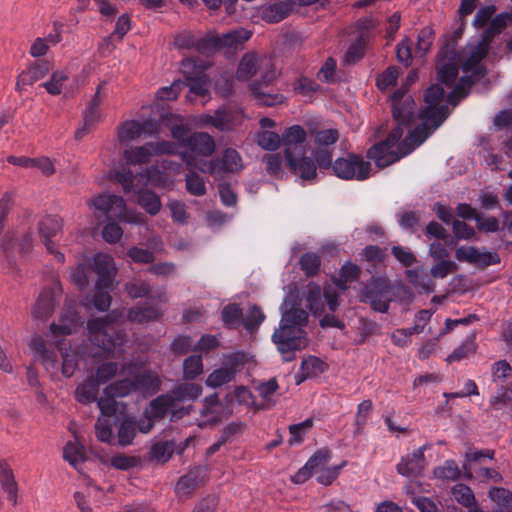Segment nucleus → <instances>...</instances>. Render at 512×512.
I'll return each mask as SVG.
<instances>
[{
  "instance_id": "obj_1",
  "label": "nucleus",
  "mask_w": 512,
  "mask_h": 512,
  "mask_svg": "<svg viewBox=\"0 0 512 512\" xmlns=\"http://www.w3.org/2000/svg\"><path fill=\"white\" fill-rule=\"evenodd\" d=\"M290 305L282 313L280 326L272 335V341L282 354L283 361L291 362L296 358L295 352L308 346L307 332L303 329L308 323V312L301 307L298 290L291 291L283 305Z\"/></svg>"
},
{
  "instance_id": "obj_2",
  "label": "nucleus",
  "mask_w": 512,
  "mask_h": 512,
  "mask_svg": "<svg viewBox=\"0 0 512 512\" xmlns=\"http://www.w3.org/2000/svg\"><path fill=\"white\" fill-rule=\"evenodd\" d=\"M92 343L102 350L105 358L112 357L116 349L126 342V333L123 329H118L112 322L102 318L90 319L87 322Z\"/></svg>"
},
{
  "instance_id": "obj_3",
  "label": "nucleus",
  "mask_w": 512,
  "mask_h": 512,
  "mask_svg": "<svg viewBox=\"0 0 512 512\" xmlns=\"http://www.w3.org/2000/svg\"><path fill=\"white\" fill-rule=\"evenodd\" d=\"M251 36L252 32L244 28L223 35L207 34L197 39L196 51L206 57H211L223 49H227V53H235Z\"/></svg>"
},
{
  "instance_id": "obj_4",
  "label": "nucleus",
  "mask_w": 512,
  "mask_h": 512,
  "mask_svg": "<svg viewBox=\"0 0 512 512\" xmlns=\"http://www.w3.org/2000/svg\"><path fill=\"white\" fill-rule=\"evenodd\" d=\"M392 282L387 276L372 275L363 285L358 300L369 304L374 312L387 313L390 308Z\"/></svg>"
},
{
  "instance_id": "obj_5",
  "label": "nucleus",
  "mask_w": 512,
  "mask_h": 512,
  "mask_svg": "<svg viewBox=\"0 0 512 512\" xmlns=\"http://www.w3.org/2000/svg\"><path fill=\"white\" fill-rule=\"evenodd\" d=\"M216 151V142L213 136L207 132L194 131L190 136V140L181 153V158L188 169H198L206 162L202 158L213 156Z\"/></svg>"
},
{
  "instance_id": "obj_6",
  "label": "nucleus",
  "mask_w": 512,
  "mask_h": 512,
  "mask_svg": "<svg viewBox=\"0 0 512 512\" xmlns=\"http://www.w3.org/2000/svg\"><path fill=\"white\" fill-rule=\"evenodd\" d=\"M371 163L361 154L349 152L334 160L333 174L343 180H366L370 177Z\"/></svg>"
},
{
  "instance_id": "obj_7",
  "label": "nucleus",
  "mask_w": 512,
  "mask_h": 512,
  "mask_svg": "<svg viewBox=\"0 0 512 512\" xmlns=\"http://www.w3.org/2000/svg\"><path fill=\"white\" fill-rule=\"evenodd\" d=\"M304 147L285 148V166L288 171L302 181L317 178V165L311 156L305 155Z\"/></svg>"
},
{
  "instance_id": "obj_8",
  "label": "nucleus",
  "mask_w": 512,
  "mask_h": 512,
  "mask_svg": "<svg viewBox=\"0 0 512 512\" xmlns=\"http://www.w3.org/2000/svg\"><path fill=\"white\" fill-rule=\"evenodd\" d=\"M445 97V90L441 84H431L424 91L423 98L427 106L421 107L418 113L422 117L437 119L442 118V122L450 116L451 110L447 104H440Z\"/></svg>"
},
{
  "instance_id": "obj_9",
  "label": "nucleus",
  "mask_w": 512,
  "mask_h": 512,
  "mask_svg": "<svg viewBox=\"0 0 512 512\" xmlns=\"http://www.w3.org/2000/svg\"><path fill=\"white\" fill-rule=\"evenodd\" d=\"M204 167H200L202 173L210 175L218 173H238L243 169V161L240 153L231 147L225 148L221 157L212 158L208 162H203Z\"/></svg>"
},
{
  "instance_id": "obj_10",
  "label": "nucleus",
  "mask_w": 512,
  "mask_h": 512,
  "mask_svg": "<svg viewBox=\"0 0 512 512\" xmlns=\"http://www.w3.org/2000/svg\"><path fill=\"white\" fill-rule=\"evenodd\" d=\"M91 273L97 275L95 284L99 287H112L117 269L115 267L114 259L107 253L98 252L91 259Z\"/></svg>"
},
{
  "instance_id": "obj_11",
  "label": "nucleus",
  "mask_w": 512,
  "mask_h": 512,
  "mask_svg": "<svg viewBox=\"0 0 512 512\" xmlns=\"http://www.w3.org/2000/svg\"><path fill=\"white\" fill-rule=\"evenodd\" d=\"M391 147L385 140L373 144L366 153L368 159L374 160L375 165L383 169L397 162L400 158L406 156L412 151V148L403 150L402 146L399 147V152L390 150Z\"/></svg>"
},
{
  "instance_id": "obj_12",
  "label": "nucleus",
  "mask_w": 512,
  "mask_h": 512,
  "mask_svg": "<svg viewBox=\"0 0 512 512\" xmlns=\"http://www.w3.org/2000/svg\"><path fill=\"white\" fill-rule=\"evenodd\" d=\"M437 57L441 62V65L437 66V80L440 84L450 87L458 77L461 63L460 54L453 51H438Z\"/></svg>"
},
{
  "instance_id": "obj_13",
  "label": "nucleus",
  "mask_w": 512,
  "mask_h": 512,
  "mask_svg": "<svg viewBox=\"0 0 512 512\" xmlns=\"http://www.w3.org/2000/svg\"><path fill=\"white\" fill-rule=\"evenodd\" d=\"M331 459V451L328 448H321L314 452L306 464L301 467L290 480L294 484H303L311 478L314 472L325 468L324 466Z\"/></svg>"
},
{
  "instance_id": "obj_14",
  "label": "nucleus",
  "mask_w": 512,
  "mask_h": 512,
  "mask_svg": "<svg viewBox=\"0 0 512 512\" xmlns=\"http://www.w3.org/2000/svg\"><path fill=\"white\" fill-rule=\"evenodd\" d=\"M94 208L100 211L106 219L122 218L126 204L121 196L115 194H100L91 200Z\"/></svg>"
},
{
  "instance_id": "obj_15",
  "label": "nucleus",
  "mask_w": 512,
  "mask_h": 512,
  "mask_svg": "<svg viewBox=\"0 0 512 512\" xmlns=\"http://www.w3.org/2000/svg\"><path fill=\"white\" fill-rule=\"evenodd\" d=\"M52 69V64L46 59H37L17 77L16 90L21 92L24 86L33 85L44 78Z\"/></svg>"
},
{
  "instance_id": "obj_16",
  "label": "nucleus",
  "mask_w": 512,
  "mask_h": 512,
  "mask_svg": "<svg viewBox=\"0 0 512 512\" xmlns=\"http://www.w3.org/2000/svg\"><path fill=\"white\" fill-rule=\"evenodd\" d=\"M426 447H421L415 450L411 455L402 457L401 461L397 464V472L402 476L407 477H420L424 469V450Z\"/></svg>"
},
{
  "instance_id": "obj_17",
  "label": "nucleus",
  "mask_w": 512,
  "mask_h": 512,
  "mask_svg": "<svg viewBox=\"0 0 512 512\" xmlns=\"http://www.w3.org/2000/svg\"><path fill=\"white\" fill-rule=\"evenodd\" d=\"M418 118L422 121L418 124L408 135V138L413 142V146L409 144L408 148L412 150L421 145L436 129H438L444 122L442 118L437 119L422 117L421 113H418Z\"/></svg>"
},
{
  "instance_id": "obj_18",
  "label": "nucleus",
  "mask_w": 512,
  "mask_h": 512,
  "mask_svg": "<svg viewBox=\"0 0 512 512\" xmlns=\"http://www.w3.org/2000/svg\"><path fill=\"white\" fill-rule=\"evenodd\" d=\"M292 10L293 3L290 0H286L262 5L259 9V13L263 21L273 24L288 17Z\"/></svg>"
},
{
  "instance_id": "obj_19",
  "label": "nucleus",
  "mask_w": 512,
  "mask_h": 512,
  "mask_svg": "<svg viewBox=\"0 0 512 512\" xmlns=\"http://www.w3.org/2000/svg\"><path fill=\"white\" fill-rule=\"evenodd\" d=\"M415 100L411 95L406 96L403 102L393 104L391 113L394 121L404 126H410L415 117Z\"/></svg>"
},
{
  "instance_id": "obj_20",
  "label": "nucleus",
  "mask_w": 512,
  "mask_h": 512,
  "mask_svg": "<svg viewBox=\"0 0 512 512\" xmlns=\"http://www.w3.org/2000/svg\"><path fill=\"white\" fill-rule=\"evenodd\" d=\"M0 484L7 498L12 504L17 505L18 484L15 480L13 470L5 459H0Z\"/></svg>"
},
{
  "instance_id": "obj_21",
  "label": "nucleus",
  "mask_w": 512,
  "mask_h": 512,
  "mask_svg": "<svg viewBox=\"0 0 512 512\" xmlns=\"http://www.w3.org/2000/svg\"><path fill=\"white\" fill-rule=\"evenodd\" d=\"M174 440H160L153 443L147 453V460L159 464L167 463L175 453Z\"/></svg>"
},
{
  "instance_id": "obj_22",
  "label": "nucleus",
  "mask_w": 512,
  "mask_h": 512,
  "mask_svg": "<svg viewBox=\"0 0 512 512\" xmlns=\"http://www.w3.org/2000/svg\"><path fill=\"white\" fill-rule=\"evenodd\" d=\"M303 294L307 301V308L314 317L321 316L324 312V301L322 300L323 293L319 284L311 281L309 282Z\"/></svg>"
},
{
  "instance_id": "obj_23",
  "label": "nucleus",
  "mask_w": 512,
  "mask_h": 512,
  "mask_svg": "<svg viewBox=\"0 0 512 512\" xmlns=\"http://www.w3.org/2000/svg\"><path fill=\"white\" fill-rule=\"evenodd\" d=\"M136 197L137 204L149 215L155 216L160 212L162 208L161 198L153 190L144 187L139 188Z\"/></svg>"
},
{
  "instance_id": "obj_24",
  "label": "nucleus",
  "mask_w": 512,
  "mask_h": 512,
  "mask_svg": "<svg viewBox=\"0 0 512 512\" xmlns=\"http://www.w3.org/2000/svg\"><path fill=\"white\" fill-rule=\"evenodd\" d=\"M135 391H141L149 395L158 393L161 389L162 381L156 373L145 371L138 373L134 377Z\"/></svg>"
},
{
  "instance_id": "obj_25",
  "label": "nucleus",
  "mask_w": 512,
  "mask_h": 512,
  "mask_svg": "<svg viewBox=\"0 0 512 512\" xmlns=\"http://www.w3.org/2000/svg\"><path fill=\"white\" fill-rule=\"evenodd\" d=\"M175 405V398L167 393L161 394L151 400L149 403V408L147 409L148 415H150L154 420L158 421L163 419L171 407Z\"/></svg>"
},
{
  "instance_id": "obj_26",
  "label": "nucleus",
  "mask_w": 512,
  "mask_h": 512,
  "mask_svg": "<svg viewBox=\"0 0 512 512\" xmlns=\"http://www.w3.org/2000/svg\"><path fill=\"white\" fill-rule=\"evenodd\" d=\"M99 385L93 380V375L88 376L83 383L79 384L74 392L75 400L80 404H90L97 400Z\"/></svg>"
},
{
  "instance_id": "obj_27",
  "label": "nucleus",
  "mask_w": 512,
  "mask_h": 512,
  "mask_svg": "<svg viewBox=\"0 0 512 512\" xmlns=\"http://www.w3.org/2000/svg\"><path fill=\"white\" fill-rule=\"evenodd\" d=\"M63 229V219L59 215H45L38 222V233L41 239L54 238Z\"/></svg>"
},
{
  "instance_id": "obj_28",
  "label": "nucleus",
  "mask_w": 512,
  "mask_h": 512,
  "mask_svg": "<svg viewBox=\"0 0 512 512\" xmlns=\"http://www.w3.org/2000/svg\"><path fill=\"white\" fill-rule=\"evenodd\" d=\"M183 74L186 80V86L189 87L191 93L200 97H205L209 93L207 88L209 79L203 71L198 70L194 73L184 70Z\"/></svg>"
},
{
  "instance_id": "obj_29",
  "label": "nucleus",
  "mask_w": 512,
  "mask_h": 512,
  "mask_svg": "<svg viewBox=\"0 0 512 512\" xmlns=\"http://www.w3.org/2000/svg\"><path fill=\"white\" fill-rule=\"evenodd\" d=\"M249 88L257 104L260 106L271 107L282 104L285 101V96L283 94H270L263 92L261 89V82L259 80L252 81Z\"/></svg>"
},
{
  "instance_id": "obj_30",
  "label": "nucleus",
  "mask_w": 512,
  "mask_h": 512,
  "mask_svg": "<svg viewBox=\"0 0 512 512\" xmlns=\"http://www.w3.org/2000/svg\"><path fill=\"white\" fill-rule=\"evenodd\" d=\"M136 435V420L134 417L124 415L117 430V444L121 447L129 446L133 443Z\"/></svg>"
},
{
  "instance_id": "obj_31",
  "label": "nucleus",
  "mask_w": 512,
  "mask_h": 512,
  "mask_svg": "<svg viewBox=\"0 0 512 512\" xmlns=\"http://www.w3.org/2000/svg\"><path fill=\"white\" fill-rule=\"evenodd\" d=\"M215 117L214 128L220 132H231L237 126V113L226 106L216 109Z\"/></svg>"
},
{
  "instance_id": "obj_32",
  "label": "nucleus",
  "mask_w": 512,
  "mask_h": 512,
  "mask_svg": "<svg viewBox=\"0 0 512 512\" xmlns=\"http://www.w3.org/2000/svg\"><path fill=\"white\" fill-rule=\"evenodd\" d=\"M473 85L474 81H472L471 76L460 77L453 90L447 95V103L452 107H456L462 99L469 95Z\"/></svg>"
},
{
  "instance_id": "obj_33",
  "label": "nucleus",
  "mask_w": 512,
  "mask_h": 512,
  "mask_svg": "<svg viewBox=\"0 0 512 512\" xmlns=\"http://www.w3.org/2000/svg\"><path fill=\"white\" fill-rule=\"evenodd\" d=\"M147 181L155 188L172 189L174 182L169 173L158 165H151L146 169Z\"/></svg>"
},
{
  "instance_id": "obj_34",
  "label": "nucleus",
  "mask_w": 512,
  "mask_h": 512,
  "mask_svg": "<svg viewBox=\"0 0 512 512\" xmlns=\"http://www.w3.org/2000/svg\"><path fill=\"white\" fill-rule=\"evenodd\" d=\"M475 339L476 334H470L461 345L455 348L453 352L446 357L445 361L449 364L452 362H459L468 358L470 355L475 354L478 348Z\"/></svg>"
},
{
  "instance_id": "obj_35",
  "label": "nucleus",
  "mask_w": 512,
  "mask_h": 512,
  "mask_svg": "<svg viewBox=\"0 0 512 512\" xmlns=\"http://www.w3.org/2000/svg\"><path fill=\"white\" fill-rule=\"evenodd\" d=\"M306 138V130L295 124L285 129L282 134V144L285 148L295 149L296 147H303L302 144L306 141Z\"/></svg>"
},
{
  "instance_id": "obj_36",
  "label": "nucleus",
  "mask_w": 512,
  "mask_h": 512,
  "mask_svg": "<svg viewBox=\"0 0 512 512\" xmlns=\"http://www.w3.org/2000/svg\"><path fill=\"white\" fill-rule=\"evenodd\" d=\"M221 320L229 329H237L243 322V310L238 303H229L221 311Z\"/></svg>"
},
{
  "instance_id": "obj_37",
  "label": "nucleus",
  "mask_w": 512,
  "mask_h": 512,
  "mask_svg": "<svg viewBox=\"0 0 512 512\" xmlns=\"http://www.w3.org/2000/svg\"><path fill=\"white\" fill-rule=\"evenodd\" d=\"M309 134L314 137L315 147L329 148L334 145L340 138L339 130L336 128L317 129L309 128Z\"/></svg>"
},
{
  "instance_id": "obj_38",
  "label": "nucleus",
  "mask_w": 512,
  "mask_h": 512,
  "mask_svg": "<svg viewBox=\"0 0 512 512\" xmlns=\"http://www.w3.org/2000/svg\"><path fill=\"white\" fill-rule=\"evenodd\" d=\"M91 274V265L89 258L85 261L78 263V265L71 269L70 281L77 286L79 290L86 289L90 284L89 275Z\"/></svg>"
},
{
  "instance_id": "obj_39",
  "label": "nucleus",
  "mask_w": 512,
  "mask_h": 512,
  "mask_svg": "<svg viewBox=\"0 0 512 512\" xmlns=\"http://www.w3.org/2000/svg\"><path fill=\"white\" fill-rule=\"evenodd\" d=\"M484 38L485 33L483 32L475 50H473L469 58L464 63H462L461 67L463 72L468 73L473 66L480 63L488 55L490 45L493 40H487V42H484Z\"/></svg>"
},
{
  "instance_id": "obj_40",
  "label": "nucleus",
  "mask_w": 512,
  "mask_h": 512,
  "mask_svg": "<svg viewBox=\"0 0 512 512\" xmlns=\"http://www.w3.org/2000/svg\"><path fill=\"white\" fill-rule=\"evenodd\" d=\"M135 391V383L133 379L124 378L107 385L103 392L108 398H118L128 396Z\"/></svg>"
},
{
  "instance_id": "obj_41",
  "label": "nucleus",
  "mask_w": 512,
  "mask_h": 512,
  "mask_svg": "<svg viewBox=\"0 0 512 512\" xmlns=\"http://www.w3.org/2000/svg\"><path fill=\"white\" fill-rule=\"evenodd\" d=\"M202 390L200 384L185 382L175 386L171 395L175 398V402H182L186 399L195 400L201 395Z\"/></svg>"
},
{
  "instance_id": "obj_42",
  "label": "nucleus",
  "mask_w": 512,
  "mask_h": 512,
  "mask_svg": "<svg viewBox=\"0 0 512 512\" xmlns=\"http://www.w3.org/2000/svg\"><path fill=\"white\" fill-rule=\"evenodd\" d=\"M366 41L363 35H359L356 40L351 43L345 52L344 62L348 65H354L365 56Z\"/></svg>"
},
{
  "instance_id": "obj_43",
  "label": "nucleus",
  "mask_w": 512,
  "mask_h": 512,
  "mask_svg": "<svg viewBox=\"0 0 512 512\" xmlns=\"http://www.w3.org/2000/svg\"><path fill=\"white\" fill-rule=\"evenodd\" d=\"M257 72V57L254 54H245L238 65L237 77L239 80L247 81Z\"/></svg>"
},
{
  "instance_id": "obj_44",
  "label": "nucleus",
  "mask_w": 512,
  "mask_h": 512,
  "mask_svg": "<svg viewBox=\"0 0 512 512\" xmlns=\"http://www.w3.org/2000/svg\"><path fill=\"white\" fill-rule=\"evenodd\" d=\"M203 373V361L201 355H191L183 361V378L195 380Z\"/></svg>"
},
{
  "instance_id": "obj_45",
  "label": "nucleus",
  "mask_w": 512,
  "mask_h": 512,
  "mask_svg": "<svg viewBox=\"0 0 512 512\" xmlns=\"http://www.w3.org/2000/svg\"><path fill=\"white\" fill-rule=\"evenodd\" d=\"M299 264L306 276L313 277L320 271L321 258L314 252H306L300 257Z\"/></svg>"
},
{
  "instance_id": "obj_46",
  "label": "nucleus",
  "mask_w": 512,
  "mask_h": 512,
  "mask_svg": "<svg viewBox=\"0 0 512 512\" xmlns=\"http://www.w3.org/2000/svg\"><path fill=\"white\" fill-rule=\"evenodd\" d=\"M53 312V299L49 292L40 293L34 308L33 315L36 319L48 318Z\"/></svg>"
},
{
  "instance_id": "obj_47",
  "label": "nucleus",
  "mask_w": 512,
  "mask_h": 512,
  "mask_svg": "<svg viewBox=\"0 0 512 512\" xmlns=\"http://www.w3.org/2000/svg\"><path fill=\"white\" fill-rule=\"evenodd\" d=\"M63 458L74 468L86 460L85 447L82 444L68 442L63 450Z\"/></svg>"
},
{
  "instance_id": "obj_48",
  "label": "nucleus",
  "mask_w": 512,
  "mask_h": 512,
  "mask_svg": "<svg viewBox=\"0 0 512 512\" xmlns=\"http://www.w3.org/2000/svg\"><path fill=\"white\" fill-rule=\"evenodd\" d=\"M390 295L391 302H398L402 305H409L414 300L411 288L402 282L392 283Z\"/></svg>"
},
{
  "instance_id": "obj_49",
  "label": "nucleus",
  "mask_w": 512,
  "mask_h": 512,
  "mask_svg": "<svg viewBox=\"0 0 512 512\" xmlns=\"http://www.w3.org/2000/svg\"><path fill=\"white\" fill-rule=\"evenodd\" d=\"M312 155L317 165V168H319L321 172L329 169L333 171V149L325 147H315V149L312 151Z\"/></svg>"
},
{
  "instance_id": "obj_50",
  "label": "nucleus",
  "mask_w": 512,
  "mask_h": 512,
  "mask_svg": "<svg viewBox=\"0 0 512 512\" xmlns=\"http://www.w3.org/2000/svg\"><path fill=\"white\" fill-rule=\"evenodd\" d=\"M190 172L186 174V190L193 196H203L206 194V185L204 179L195 171L189 169Z\"/></svg>"
},
{
  "instance_id": "obj_51",
  "label": "nucleus",
  "mask_w": 512,
  "mask_h": 512,
  "mask_svg": "<svg viewBox=\"0 0 512 512\" xmlns=\"http://www.w3.org/2000/svg\"><path fill=\"white\" fill-rule=\"evenodd\" d=\"M161 317L159 310L153 306L139 307L129 311V318L138 323H148Z\"/></svg>"
},
{
  "instance_id": "obj_52",
  "label": "nucleus",
  "mask_w": 512,
  "mask_h": 512,
  "mask_svg": "<svg viewBox=\"0 0 512 512\" xmlns=\"http://www.w3.org/2000/svg\"><path fill=\"white\" fill-rule=\"evenodd\" d=\"M321 86L313 79L306 76H301L293 83V90L295 93L304 97H312L314 93L318 92Z\"/></svg>"
},
{
  "instance_id": "obj_53",
  "label": "nucleus",
  "mask_w": 512,
  "mask_h": 512,
  "mask_svg": "<svg viewBox=\"0 0 512 512\" xmlns=\"http://www.w3.org/2000/svg\"><path fill=\"white\" fill-rule=\"evenodd\" d=\"M435 31L431 26L423 27L417 37L416 52L424 57L430 50L434 41Z\"/></svg>"
},
{
  "instance_id": "obj_54",
  "label": "nucleus",
  "mask_w": 512,
  "mask_h": 512,
  "mask_svg": "<svg viewBox=\"0 0 512 512\" xmlns=\"http://www.w3.org/2000/svg\"><path fill=\"white\" fill-rule=\"evenodd\" d=\"M285 161V153L280 152L267 153L263 156V162L266 163V170L269 175L279 177L283 174L282 165Z\"/></svg>"
},
{
  "instance_id": "obj_55",
  "label": "nucleus",
  "mask_w": 512,
  "mask_h": 512,
  "mask_svg": "<svg viewBox=\"0 0 512 512\" xmlns=\"http://www.w3.org/2000/svg\"><path fill=\"white\" fill-rule=\"evenodd\" d=\"M264 319L265 315L262 309L254 304L250 307L246 317L243 318L242 325L247 331L254 332L259 328Z\"/></svg>"
},
{
  "instance_id": "obj_56",
  "label": "nucleus",
  "mask_w": 512,
  "mask_h": 512,
  "mask_svg": "<svg viewBox=\"0 0 512 512\" xmlns=\"http://www.w3.org/2000/svg\"><path fill=\"white\" fill-rule=\"evenodd\" d=\"M111 288L112 287H99V285L95 284L92 303L98 311L105 312L109 309L112 300L109 294V289Z\"/></svg>"
},
{
  "instance_id": "obj_57",
  "label": "nucleus",
  "mask_w": 512,
  "mask_h": 512,
  "mask_svg": "<svg viewBox=\"0 0 512 512\" xmlns=\"http://www.w3.org/2000/svg\"><path fill=\"white\" fill-rule=\"evenodd\" d=\"M300 368L306 376L316 377L327 369V364L316 356H309L302 360Z\"/></svg>"
},
{
  "instance_id": "obj_58",
  "label": "nucleus",
  "mask_w": 512,
  "mask_h": 512,
  "mask_svg": "<svg viewBox=\"0 0 512 512\" xmlns=\"http://www.w3.org/2000/svg\"><path fill=\"white\" fill-rule=\"evenodd\" d=\"M400 75V69L396 66H389L376 78V86L380 91L386 90L389 86L396 85Z\"/></svg>"
},
{
  "instance_id": "obj_59",
  "label": "nucleus",
  "mask_w": 512,
  "mask_h": 512,
  "mask_svg": "<svg viewBox=\"0 0 512 512\" xmlns=\"http://www.w3.org/2000/svg\"><path fill=\"white\" fill-rule=\"evenodd\" d=\"M434 475L442 480H457L460 475V469L454 460H446L442 466L434 469Z\"/></svg>"
},
{
  "instance_id": "obj_60",
  "label": "nucleus",
  "mask_w": 512,
  "mask_h": 512,
  "mask_svg": "<svg viewBox=\"0 0 512 512\" xmlns=\"http://www.w3.org/2000/svg\"><path fill=\"white\" fill-rule=\"evenodd\" d=\"M118 365L116 362H105L100 364L93 375V380L99 386L107 383L111 380L117 373Z\"/></svg>"
},
{
  "instance_id": "obj_61",
  "label": "nucleus",
  "mask_w": 512,
  "mask_h": 512,
  "mask_svg": "<svg viewBox=\"0 0 512 512\" xmlns=\"http://www.w3.org/2000/svg\"><path fill=\"white\" fill-rule=\"evenodd\" d=\"M488 496L500 506L512 512V492L503 487H491Z\"/></svg>"
},
{
  "instance_id": "obj_62",
  "label": "nucleus",
  "mask_w": 512,
  "mask_h": 512,
  "mask_svg": "<svg viewBox=\"0 0 512 512\" xmlns=\"http://www.w3.org/2000/svg\"><path fill=\"white\" fill-rule=\"evenodd\" d=\"M139 136H141L139 121H125L118 129V139L121 143L135 140Z\"/></svg>"
},
{
  "instance_id": "obj_63",
  "label": "nucleus",
  "mask_w": 512,
  "mask_h": 512,
  "mask_svg": "<svg viewBox=\"0 0 512 512\" xmlns=\"http://www.w3.org/2000/svg\"><path fill=\"white\" fill-rule=\"evenodd\" d=\"M234 378L233 371L228 368H219L210 373L205 381V384L211 388L220 387Z\"/></svg>"
},
{
  "instance_id": "obj_64",
  "label": "nucleus",
  "mask_w": 512,
  "mask_h": 512,
  "mask_svg": "<svg viewBox=\"0 0 512 512\" xmlns=\"http://www.w3.org/2000/svg\"><path fill=\"white\" fill-rule=\"evenodd\" d=\"M110 464L113 468L122 471H128L141 465V459L138 456H128L117 454L111 458Z\"/></svg>"
}]
</instances>
